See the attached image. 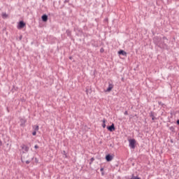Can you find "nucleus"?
<instances>
[{"label": "nucleus", "mask_w": 179, "mask_h": 179, "mask_svg": "<svg viewBox=\"0 0 179 179\" xmlns=\"http://www.w3.org/2000/svg\"><path fill=\"white\" fill-rule=\"evenodd\" d=\"M77 30L78 33H83V31H82V29H78Z\"/></svg>", "instance_id": "b1692460"}, {"label": "nucleus", "mask_w": 179, "mask_h": 179, "mask_svg": "<svg viewBox=\"0 0 179 179\" xmlns=\"http://www.w3.org/2000/svg\"><path fill=\"white\" fill-rule=\"evenodd\" d=\"M8 16L9 15L6 13H2L1 14L2 19H8Z\"/></svg>", "instance_id": "4468645a"}, {"label": "nucleus", "mask_w": 179, "mask_h": 179, "mask_svg": "<svg viewBox=\"0 0 179 179\" xmlns=\"http://www.w3.org/2000/svg\"><path fill=\"white\" fill-rule=\"evenodd\" d=\"M32 135H33V136H36V135H37V131H34L32 132Z\"/></svg>", "instance_id": "4be33fe9"}, {"label": "nucleus", "mask_w": 179, "mask_h": 179, "mask_svg": "<svg viewBox=\"0 0 179 179\" xmlns=\"http://www.w3.org/2000/svg\"><path fill=\"white\" fill-rule=\"evenodd\" d=\"M106 119H103V120H102V122H103V124H102V127L103 128H106Z\"/></svg>", "instance_id": "f3484780"}, {"label": "nucleus", "mask_w": 179, "mask_h": 179, "mask_svg": "<svg viewBox=\"0 0 179 179\" xmlns=\"http://www.w3.org/2000/svg\"><path fill=\"white\" fill-rule=\"evenodd\" d=\"M105 92H110V90H106Z\"/></svg>", "instance_id": "58836bf2"}, {"label": "nucleus", "mask_w": 179, "mask_h": 179, "mask_svg": "<svg viewBox=\"0 0 179 179\" xmlns=\"http://www.w3.org/2000/svg\"><path fill=\"white\" fill-rule=\"evenodd\" d=\"M153 43L155 45H157V47H160V41H162V37L160 36H154L152 38Z\"/></svg>", "instance_id": "f03ea898"}, {"label": "nucleus", "mask_w": 179, "mask_h": 179, "mask_svg": "<svg viewBox=\"0 0 179 179\" xmlns=\"http://www.w3.org/2000/svg\"><path fill=\"white\" fill-rule=\"evenodd\" d=\"M64 152V153H65V151H63Z\"/></svg>", "instance_id": "a19ab883"}, {"label": "nucleus", "mask_w": 179, "mask_h": 179, "mask_svg": "<svg viewBox=\"0 0 179 179\" xmlns=\"http://www.w3.org/2000/svg\"><path fill=\"white\" fill-rule=\"evenodd\" d=\"M9 143L7 144V146H8Z\"/></svg>", "instance_id": "ea45409f"}, {"label": "nucleus", "mask_w": 179, "mask_h": 179, "mask_svg": "<svg viewBox=\"0 0 179 179\" xmlns=\"http://www.w3.org/2000/svg\"><path fill=\"white\" fill-rule=\"evenodd\" d=\"M113 157H112L111 155L110 154H108L106 156V162H111V160H113Z\"/></svg>", "instance_id": "f8f14e48"}, {"label": "nucleus", "mask_w": 179, "mask_h": 179, "mask_svg": "<svg viewBox=\"0 0 179 179\" xmlns=\"http://www.w3.org/2000/svg\"><path fill=\"white\" fill-rule=\"evenodd\" d=\"M129 146L131 149H135V145L136 144V140H135V139H130L129 141Z\"/></svg>", "instance_id": "20e7f679"}, {"label": "nucleus", "mask_w": 179, "mask_h": 179, "mask_svg": "<svg viewBox=\"0 0 179 179\" xmlns=\"http://www.w3.org/2000/svg\"><path fill=\"white\" fill-rule=\"evenodd\" d=\"M24 27H26V22L23 20L20 21L17 26L18 30H22V29H24Z\"/></svg>", "instance_id": "7ed1b4c3"}, {"label": "nucleus", "mask_w": 179, "mask_h": 179, "mask_svg": "<svg viewBox=\"0 0 179 179\" xmlns=\"http://www.w3.org/2000/svg\"><path fill=\"white\" fill-rule=\"evenodd\" d=\"M96 73H97V70H94V73H93V75H94V78H96Z\"/></svg>", "instance_id": "412c9836"}, {"label": "nucleus", "mask_w": 179, "mask_h": 179, "mask_svg": "<svg viewBox=\"0 0 179 179\" xmlns=\"http://www.w3.org/2000/svg\"><path fill=\"white\" fill-rule=\"evenodd\" d=\"M91 45H92V47H95L96 48H97V47H99V43L94 39H92L91 41Z\"/></svg>", "instance_id": "1a4fd4ad"}, {"label": "nucleus", "mask_w": 179, "mask_h": 179, "mask_svg": "<svg viewBox=\"0 0 179 179\" xmlns=\"http://www.w3.org/2000/svg\"><path fill=\"white\" fill-rule=\"evenodd\" d=\"M33 128H34V131L36 132H37V131H38V129H40V127H38V125H34L33 127Z\"/></svg>", "instance_id": "dca6fc26"}, {"label": "nucleus", "mask_w": 179, "mask_h": 179, "mask_svg": "<svg viewBox=\"0 0 179 179\" xmlns=\"http://www.w3.org/2000/svg\"><path fill=\"white\" fill-rule=\"evenodd\" d=\"M42 22L45 23L46 22H48V15L47 14H43L41 16Z\"/></svg>", "instance_id": "423d86ee"}, {"label": "nucleus", "mask_w": 179, "mask_h": 179, "mask_svg": "<svg viewBox=\"0 0 179 179\" xmlns=\"http://www.w3.org/2000/svg\"><path fill=\"white\" fill-rule=\"evenodd\" d=\"M124 115H128V111H127V110H126V111L124 112Z\"/></svg>", "instance_id": "cd10ccee"}, {"label": "nucleus", "mask_w": 179, "mask_h": 179, "mask_svg": "<svg viewBox=\"0 0 179 179\" xmlns=\"http://www.w3.org/2000/svg\"><path fill=\"white\" fill-rule=\"evenodd\" d=\"M150 117H152V121H155V120H156V117H155V112L151 111L150 113Z\"/></svg>", "instance_id": "ddd939ff"}, {"label": "nucleus", "mask_w": 179, "mask_h": 179, "mask_svg": "<svg viewBox=\"0 0 179 179\" xmlns=\"http://www.w3.org/2000/svg\"><path fill=\"white\" fill-rule=\"evenodd\" d=\"M7 110H8V112L9 113V108H7Z\"/></svg>", "instance_id": "e433bc0d"}, {"label": "nucleus", "mask_w": 179, "mask_h": 179, "mask_svg": "<svg viewBox=\"0 0 179 179\" xmlns=\"http://www.w3.org/2000/svg\"><path fill=\"white\" fill-rule=\"evenodd\" d=\"M158 104L159 106H162V107H164V106H166L164 103H163L162 101H158Z\"/></svg>", "instance_id": "6ab92c4d"}, {"label": "nucleus", "mask_w": 179, "mask_h": 179, "mask_svg": "<svg viewBox=\"0 0 179 179\" xmlns=\"http://www.w3.org/2000/svg\"><path fill=\"white\" fill-rule=\"evenodd\" d=\"M118 55H123V57H127V52L124 50H120L117 52Z\"/></svg>", "instance_id": "9d476101"}, {"label": "nucleus", "mask_w": 179, "mask_h": 179, "mask_svg": "<svg viewBox=\"0 0 179 179\" xmlns=\"http://www.w3.org/2000/svg\"><path fill=\"white\" fill-rule=\"evenodd\" d=\"M69 3V0H64V3Z\"/></svg>", "instance_id": "a878e982"}, {"label": "nucleus", "mask_w": 179, "mask_h": 179, "mask_svg": "<svg viewBox=\"0 0 179 179\" xmlns=\"http://www.w3.org/2000/svg\"><path fill=\"white\" fill-rule=\"evenodd\" d=\"M108 131H110V132H114L115 131V125L114 123H113L110 126L107 127Z\"/></svg>", "instance_id": "39448f33"}, {"label": "nucleus", "mask_w": 179, "mask_h": 179, "mask_svg": "<svg viewBox=\"0 0 179 179\" xmlns=\"http://www.w3.org/2000/svg\"><path fill=\"white\" fill-rule=\"evenodd\" d=\"M25 163H26V164H30V161L27 160V161L25 162Z\"/></svg>", "instance_id": "bb28decb"}, {"label": "nucleus", "mask_w": 179, "mask_h": 179, "mask_svg": "<svg viewBox=\"0 0 179 179\" xmlns=\"http://www.w3.org/2000/svg\"><path fill=\"white\" fill-rule=\"evenodd\" d=\"M176 124L179 125V119L176 121Z\"/></svg>", "instance_id": "2f4dec72"}, {"label": "nucleus", "mask_w": 179, "mask_h": 179, "mask_svg": "<svg viewBox=\"0 0 179 179\" xmlns=\"http://www.w3.org/2000/svg\"><path fill=\"white\" fill-rule=\"evenodd\" d=\"M169 39L167 38V37L164 36L162 40L159 42V45L160 47H159V48H163L164 50H169V45H167Z\"/></svg>", "instance_id": "f257e3e1"}, {"label": "nucleus", "mask_w": 179, "mask_h": 179, "mask_svg": "<svg viewBox=\"0 0 179 179\" xmlns=\"http://www.w3.org/2000/svg\"><path fill=\"white\" fill-rule=\"evenodd\" d=\"M114 87V85L113 84V81L108 82V87H107L106 90H113Z\"/></svg>", "instance_id": "9b49d317"}, {"label": "nucleus", "mask_w": 179, "mask_h": 179, "mask_svg": "<svg viewBox=\"0 0 179 179\" xmlns=\"http://www.w3.org/2000/svg\"><path fill=\"white\" fill-rule=\"evenodd\" d=\"M122 81L124 82V78H122Z\"/></svg>", "instance_id": "c9c22d12"}, {"label": "nucleus", "mask_w": 179, "mask_h": 179, "mask_svg": "<svg viewBox=\"0 0 179 179\" xmlns=\"http://www.w3.org/2000/svg\"><path fill=\"white\" fill-rule=\"evenodd\" d=\"M94 160V157H92V158L90 159V165H92V164Z\"/></svg>", "instance_id": "aec40b11"}, {"label": "nucleus", "mask_w": 179, "mask_h": 179, "mask_svg": "<svg viewBox=\"0 0 179 179\" xmlns=\"http://www.w3.org/2000/svg\"><path fill=\"white\" fill-rule=\"evenodd\" d=\"M69 59H72V57H69Z\"/></svg>", "instance_id": "4c0bfd02"}, {"label": "nucleus", "mask_w": 179, "mask_h": 179, "mask_svg": "<svg viewBox=\"0 0 179 179\" xmlns=\"http://www.w3.org/2000/svg\"><path fill=\"white\" fill-rule=\"evenodd\" d=\"M0 146H2V141L0 140Z\"/></svg>", "instance_id": "473e14b6"}, {"label": "nucleus", "mask_w": 179, "mask_h": 179, "mask_svg": "<svg viewBox=\"0 0 179 179\" xmlns=\"http://www.w3.org/2000/svg\"><path fill=\"white\" fill-rule=\"evenodd\" d=\"M22 38H23V35H20V36H19V40H20V41H22Z\"/></svg>", "instance_id": "393cba45"}, {"label": "nucleus", "mask_w": 179, "mask_h": 179, "mask_svg": "<svg viewBox=\"0 0 179 179\" xmlns=\"http://www.w3.org/2000/svg\"><path fill=\"white\" fill-rule=\"evenodd\" d=\"M20 121V127H26V122H27V120H26V119L21 118Z\"/></svg>", "instance_id": "6e6552de"}, {"label": "nucleus", "mask_w": 179, "mask_h": 179, "mask_svg": "<svg viewBox=\"0 0 179 179\" xmlns=\"http://www.w3.org/2000/svg\"><path fill=\"white\" fill-rule=\"evenodd\" d=\"M170 142H171V143H174V140L171 139Z\"/></svg>", "instance_id": "c756f323"}, {"label": "nucleus", "mask_w": 179, "mask_h": 179, "mask_svg": "<svg viewBox=\"0 0 179 179\" xmlns=\"http://www.w3.org/2000/svg\"><path fill=\"white\" fill-rule=\"evenodd\" d=\"M102 176H104V172H101Z\"/></svg>", "instance_id": "f704fd0d"}, {"label": "nucleus", "mask_w": 179, "mask_h": 179, "mask_svg": "<svg viewBox=\"0 0 179 179\" xmlns=\"http://www.w3.org/2000/svg\"><path fill=\"white\" fill-rule=\"evenodd\" d=\"M22 149H23L25 152H29V147L26 145H22Z\"/></svg>", "instance_id": "2eb2a0df"}, {"label": "nucleus", "mask_w": 179, "mask_h": 179, "mask_svg": "<svg viewBox=\"0 0 179 179\" xmlns=\"http://www.w3.org/2000/svg\"><path fill=\"white\" fill-rule=\"evenodd\" d=\"M169 129L171 131V132H176V128H174L173 126L170 127Z\"/></svg>", "instance_id": "a211bd4d"}, {"label": "nucleus", "mask_w": 179, "mask_h": 179, "mask_svg": "<svg viewBox=\"0 0 179 179\" xmlns=\"http://www.w3.org/2000/svg\"><path fill=\"white\" fill-rule=\"evenodd\" d=\"M105 20H106V22H108V18H106Z\"/></svg>", "instance_id": "72a5a7b5"}, {"label": "nucleus", "mask_w": 179, "mask_h": 179, "mask_svg": "<svg viewBox=\"0 0 179 179\" xmlns=\"http://www.w3.org/2000/svg\"><path fill=\"white\" fill-rule=\"evenodd\" d=\"M100 52H101V54H103V52H104V48H101L100 49Z\"/></svg>", "instance_id": "5701e85b"}, {"label": "nucleus", "mask_w": 179, "mask_h": 179, "mask_svg": "<svg viewBox=\"0 0 179 179\" xmlns=\"http://www.w3.org/2000/svg\"><path fill=\"white\" fill-rule=\"evenodd\" d=\"M100 171L103 172L104 171V168H101Z\"/></svg>", "instance_id": "c85d7f7f"}, {"label": "nucleus", "mask_w": 179, "mask_h": 179, "mask_svg": "<svg viewBox=\"0 0 179 179\" xmlns=\"http://www.w3.org/2000/svg\"><path fill=\"white\" fill-rule=\"evenodd\" d=\"M66 34H67V37H69L71 40H73V36H72V31L66 29Z\"/></svg>", "instance_id": "0eeeda50"}, {"label": "nucleus", "mask_w": 179, "mask_h": 179, "mask_svg": "<svg viewBox=\"0 0 179 179\" xmlns=\"http://www.w3.org/2000/svg\"><path fill=\"white\" fill-rule=\"evenodd\" d=\"M34 148H35L36 149H38V145H36L34 146Z\"/></svg>", "instance_id": "7c9ffc66"}]
</instances>
